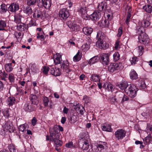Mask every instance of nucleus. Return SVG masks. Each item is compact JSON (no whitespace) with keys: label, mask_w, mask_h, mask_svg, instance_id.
I'll return each mask as SVG.
<instances>
[{"label":"nucleus","mask_w":152,"mask_h":152,"mask_svg":"<svg viewBox=\"0 0 152 152\" xmlns=\"http://www.w3.org/2000/svg\"><path fill=\"white\" fill-rule=\"evenodd\" d=\"M50 133V140L53 141L54 142V146L60 147L62 145V142L58 139L59 138L58 133L59 129L56 126H54L53 128H50L49 129Z\"/></svg>","instance_id":"obj_1"},{"label":"nucleus","mask_w":152,"mask_h":152,"mask_svg":"<svg viewBox=\"0 0 152 152\" xmlns=\"http://www.w3.org/2000/svg\"><path fill=\"white\" fill-rule=\"evenodd\" d=\"M104 34L101 31H99L97 34L96 39L97 41L96 42L97 46L100 49H106L109 47V44L103 42Z\"/></svg>","instance_id":"obj_2"},{"label":"nucleus","mask_w":152,"mask_h":152,"mask_svg":"<svg viewBox=\"0 0 152 152\" xmlns=\"http://www.w3.org/2000/svg\"><path fill=\"white\" fill-rule=\"evenodd\" d=\"M86 136L85 134L80 135V139L79 141V146L83 150H86L89 148V142L86 139L87 137Z\"/></svg>","instance_id":"obj_3"},{"label":"nucleus","mask_w":152,"mask_h":152,"mask_svg":"<svg viewBox=\"0 0 152 152\" xmlns=\"http://www.w3.org/2000/svg\"><path fill=\"white\" fill-rule=\"evenodd\" d=\"M138 89L134 85H130L125 90V92L128 96L130 98H133L137 95Z\"/></svg>","instance_id":"obj_4"},{"label":"nucleus","mask_w":152,"mask_h":152,"mask_svg":"<svg viewBox=\"0 0 152 152\" xmlns=\"http://www.w3.org/2000/svg\"><path fill=\"white\" fill-rule=\"evenodd\" d=\"M4 131L8 132H13L14 131L13 126L11 121L8 120L5 121L2 125Z\"/></svg>","instance_id":"obj_5"},{"label":"nucleus","mask_w":152,"mask_h":152,"mask_svg":"<svg viewBox=\"0 0 152 152\" xmlns=\"http://www.w3.org/2000/svg\"><path fill=\"white\" fill-rule=\"evenodd\" d=\"M51 4L50 0H38V6L39 7H44L47 9L50 7Z\"/></svg>","instance_id":"obj_6"},{"label":"nucleus","mask_w":152,"mask_h":152,"mask_svg":"<svg viewBox=\"0 0 152 152\" xmlns=\"http://www.w3.org/2000/svg\"><path fill=\"white\" fill-rule=\"evenodd\" d=\"M114 135L116 140H121L125 137L126 132L125 130L123 129H118L115 132Z\"/></svg>","instance_id":"obj_7"},{"label":"nucleus","mask_w":152,"mask_h":152,"mask_svg":"<svg viewBox=\"0 0 152 152\" xmlns=\"http://www.w3.org/2000/svg\"><path fill=\"white\" fill-rule=\"evenodd\" d=\"M138 39L140 43L144 45L148 44L149 41L148 37L145 33L140 35L138 36Z\"/></svg>","instance_id":"obj_8"},{"label":"nucleus","mask_w":152,"mask_h":152,"mask_svg":"<svg viewBox=\"0 0 152 152\" xmlns=\"http://www.w3.org/2000/svg\"><path fill=\"white\" fill-rule=\"evenodd\" d=\"M24 109L25 111L30 112L35 110L36 107L31 103L27 102L24 104Z\"/></svg>","instance_id":"obj_9"},{"label":"nucleus","mask_w":152,"mask_h":152,"mask_svg":"<svg viewBox=\"0 0 152 152\" xmlns=\"http://www.w3.org/2000/svg\"><path fill=\"white\" fill-rule=\"evenodd\" d=\"M59 17L63 19H66L69 16L68 10L65 8L61 9L59 12Z\"/></svg>","instance_id":"obj_10"},{"label":"nucleus","mask_w":152,"mask_h":152,"mask_svg":"<svg viewBox=\"0 0 152 152\" xmlns=\"http://www.w3.org/2000/svg\"><path fill=\"white\" fill-rule=\"evenodd\" d=\"M121 67L120 65L117 63H113L109 66L108 70L110 72H113L116 70L119 69Z\"/></svg>","instance_id":"obj_11"},{"label":"nucleus","mask_w":152,"mask_h":152,"mask_svg":"<svg viewBox=\"0 0 152 152\" xmlns=\"http://www.w3.org/2000/svg\"><path fill=\"white\" fill-rule=\"evenodd\" d=\"M69 64L67 61L64 62L61 64V69L65 73H71V70L69 67Z\"/></svg>","instance_id":"obj_12"},{"label":"nucleus","mask_w":152,"mask_h":152,"mask_svg":"<svg viewBox=\"0 0 152 152\" xmlns=\"http://www.w3.org/2000/svg\"><path fill=\"white\" fill-rule=\"evenodd\" d=\"M101 13L98 11H95L90 16V18L92 20H98L101 17Z\"/></svg>","instance_id":"obj_13"},{"label":"nucleus","mask_w":152,"mask_h":152,"mask_svg":"<svg viewBox=\"0 0 152 152\" xmlns=\"http://www.w3.org/2000/svg\"><path fill=\"white\" fill-rule=\"evenodd\" d=\"M78 11L83 18L87 17V8L86 7H80L78 10Z\"/></svg>","instance_id":"obj_14"},{"label":"nucleus","mask_w":152,"mask_h":152,"mask_svg":"<svg viewBox=\"0 0 152 152\" xmlns=\"http://www.w3.org/2000/svg\"><path fill=\"white\" fill-rule=\"evenodd\" d=\"M19 9V5L13 3L11 4L8 7V10L11 12H15Z\"/></svg>","instance_id":"obj_15"},{"label":"nucleus","mask_w":152,"mask_h":152,"mask_svg":"<svg viewBox=\"0 0 152 152\" xmlns=\"http://www.w3.org/2000/svg\"><path fill=\"white\" fill-rule=\"evenodd\" d=\"M101 61L104 64L107 65L109 62V56L108 54H104L100 56Z\"/></svg>","instance_id":"obj_16"},{"label":"nucleus","mask_w":152,"mask_h":152,"mask_svg":"<svg viewBox=\"0 0 152 152\" xmlns=\"http://www.w3.org/2000/svg\"><path fill=\"white\" fill-rule=\"evenodd\" d=\"M103 87L109 91L112 92L114 89V87L109 82H106L104 83L103 85Z\"/></svg>","instance_id":"obj_17"},{"label":"nucleus","mask_w":152,"mask_h":152,"mask_svg":"<svg viewBox=\"0 0 152 152\" xmlns=\"http://www.w3.org/2000/svg\"><path fill=\"white\" fill-rule=\"evenodd\" d=\"M107 8V3L105 1H103L99 3L97 6V8L101 11L105 10Z\"/></svg>","instance_id":"obj_18"},{"label":"nucleus","mask_w":152,"mask_h":152,"mask_svg":"<svg viewBox=\"0 0 152 152\" xmlns=\"http://www.w3.org/2000/svg\"><path fill=\"white\" fill-rule=\"evenodd\" d=\"M50 73L53 75L57 76H59L61 74V72L59 68H56V67H53L50 69Z\"/></svg>","instance_id":"obj_19"},{"label":"nucleus","mask_w":152,"mask_h":152,"mask_svg":"<svg viewBox=\"0 0 152 152\" xmlns=\"http://www.w3.org/2000/svg\"><path fill=\"white\" fill-rule=\"evenodd\" d=\"M23 11L24 13L29 16L31 15L33 12L32 8L30 6H25L23 7Z\"/></svg>","instance_id":"obj_20"},{"label":"nucleus","mask_w":152,"mask_h":152,"mask_svg":"<svg viewBox=\"0 0 152 152\" xmlns=\"http://www.w3.org/2000/svg\"><path fill=\"white\" fill-rule=\"evenodd\" d=\"M62 60L61 56L59 53H56L54 57V61L55 64L60 63Z\"/></svg>","instance_id":"obj_21"},{"label":"nucleus","mask_w":152,"mask_h":152,"mask_svg":"<svg viewBox=\"0 0 152 152\" xmlns=\"http://www.w3.org/2000/svg\"><path fill=\"white\" fill-rule=\"evenodd\" d=\"M42 12L39 10H36L33 12V17L35 19L40 18L42 15Z\"/></svg>","instance_id":"obj_22"},{"label":"nucleus","mask_w":152,"mask_h":152,"mask_svg":"<svg viewBox=\"0 0 152 152\" xmlns=\"http://www.w3.org/2000/svg\"><path fill=\"white\" fill-rule=\"evenodd\" d=\"M129 85H128L127 82L124 81L118 85L117 86L121 89L125 91Z\"/></svg>","instance_id":"obj_23"},{"label":"nucleus","mask_w":152,"mask_h":152,"mask_svg":"<svg viewBox=\"0 0 152 152\" xmlns=\"http://www.w3.org/2000/svg\"><path fill=\"white\" fill-rule=\"evenodd\" d=\"M29 67H30V69L33 74L37 73L39 71V69L38 66L35 64H30L29 65Z\"/></svg>","instance_id":"obj_24"},{"label":"nucleus","mask_w":152,"mask_h":152,"mask_svg":"<svg viewBox=\"0 0 152 152\" xmlns=\"http://www.w3.org/2000/svg\"><path fill=\"white\" fill-rule=\"evenodd\" d=\"M22 18V15L20 13H16L14 15V21L16 23H20L21 22Z\"/></svg>","instance_id":"obj_25"},{"label":"nucleus","mask_w":152,"mask_h":152,"mask_svg":"<svg viewBox=\"0 0 152 152\" xmlns=\"http://www.w3.org/2000/svg\"><path fill=\"white\" fill-rule=\"evenodd\" d=\"M7 10V7L4 4H2L0 5V13L4 14Z\"/></svg>","instance_id":"obj_26"},{"label":"nucleus","mask_w":152,"mask_h":152,"mask_svg":"<svg viewBox=\"0 0 152 152\" xmlns=\"http://www.w3.org/2000/svg\"><path fill=\"white\" fill-rule=\"evenodd\" d=\"M83 31L85 34L87 35H89L92 33L93 30L91 28L84 27L83 28Z\"/></svg>","instance_id":"obj_27"},{"label":"nucleus","mask_w":152,"mask_h":152,"mask_svg":"<svg viewBox=\"0 0 152 152\" xmlns=\"http://www.w3.org/2000/svg\"><path fill=\"white\" fill-rule=\"evenodd\" d=\"M15 101V99L14 97H10L7 99V102L9 106H11L14 104Z\"/></svg>","instance_id":"obj_28"},{"label":"nucleus","mask_w":152,"mask_h":152,"mask_svg":"<svg viewBox=\"0 0 152 152\" xmlns=\"http://www.w3.org/2000/svg\"><path fill=\"white\" fill-rule=\"evenodd\" d=\"M30 97L32 104L34 105H37V104L38 101L36 96L31 94L30 96Z\"/></svg>","instance_id":"obj_29"},{"label":"nucleus","mask_w":152,"mask_h":152,"mask_svg":"<svg viewBox=\"0 0 152 152\" xmlns=\"http://www.w3.org/2000/svg\"><path fill=\"white\" fill-rule=\"evenodd\" d=\"M136 33L139 35L145 33V29L143 26H137L136 27Z\"/></svg>","instance_id":"obj_30"},{"label":"nucleus","mask_w":152,"mask_h":152,"mask_svg":"<svg viewBox=\"0 0 152 152\" xmlns=\"http://www.w3.org/2000/svg\"><path fill=\"white\" fill-rule=\"evenodd\" d=\"M143 9L147 12L151 13L152 12V6L149 4H145L143 7Z\"/></svg>","instance_id":"obj_31"},{"label":"nucleus","mask_w":152,"mask_h":152,"mask_svg":"<svg viewBox=\"0 0 152 152\" xmlns=\"http://www.w3.org/2000/svg\"><path fill=\"white\" fill-rule=\"evenodd\" d=\"M26 25L23 23H20L19 25L17 26L18 29L21 31H25L26 29Z\"/></svg>","instance_id":"obj_32"},{"label":"nucleus","mask_w":152,"mask_h":152,"mask_svg":"<svg viewBox=\"0 0 152 152\" xmlns=\"http://www.w3.org/2000/svg\"><path fill=\"white\" fill-rule=\"evenodd\" d=\"M131 78L133 80H135L137 78V75L134 70H132L130 73Z\"/></svg>","instance_id":"obj_33"},{"label":"nucleus","mask_w":152,"mask_h":152,"mask_svg":"<svg viewBox=\"0 0 152 152\" xmlns=\"http://www.w3.org/2000/svg\"><path fill=\"white\" fill-rule=\"evenodd\" d=\"M69 121L72 123H74L77 121V117L76 115H72L68 118Z\"/></svg>","instance_id":"obj_34"},{"label":"nucleus","mask_w":152,"mask_h":152,"mask_svg":"<svg viewBox=\"0 0 152 152\" xmlns=\"http://www.w3.org/2000/svg\"><path fill=\"white\" fill-rule=\"evenodd\" d=\"M98 58L97 56H95L92 57L88 61V64L91 65L97 62L98 61Z\"/></svg>","instance_id":"obj_35"},{"label":"nucleus","mask_w":152,"mask_h":152,"mask_svg":"<svg viewBox=\"0 0 152 152\" xmlns=\"http://www.w3.org/2000/svg\"><path fill=\"white\" fill-rule=\"evenodd\" d=\"M10 110L8 108L4 109L3 110L2 113L5 118H8L9 117L10 115Z\"/></svg>","instance_id":"obj_36"},{"label":"nucleus","mask_w":152,"mask_h":152,"mask_svg":"<svg viewBox=\"0 0 152 152\" xmlns=\"http://www.w3.org/2000/svg\"><path fill=\"white\" fill-rule=\"evenodd\" d=\"M71 28L72 31H77L80 30V27L79 25L76 24L72 23L71 25Z\"/></svg>","instance_id":"obj_37"},{"label":"nucleus","mask_w":152,"mask_h":152,"mask_svg":"<svg viewBox=\"0 0 152 152\" xmlns=\"http://www.w3.org/2000/svg\"><path fill=\"white\" fill-rule=\"evenodd\" d=\"M121 97H123L121 99V102L123 103L124 101H127L129 100V98L126 96L123 93L120 92L119 94Z\"/></svg>","instance_id":"obj_38"},{"label":"nucleus","mask_w":152,"mask_h":152,"mask_svg":"<svg viewBox=\"0 0 152 152\" xmlns=\"http://www.w3.org/2000/svg\"><path fill=\"white\" fill-rule=\"evenodd\" d=\"M5 69L7 72H11L13 69L12 63L6 64L5 65Z\"/></svg>","instance_id":"obj_39"},{"label":"nucleus","mask_w":152,"mask_h":152,"mask_svg":"<svg viewBox=\"0 0 152 152\" xmlns=\"http://www.w3.org/2000/svg\"><path fill=\"white\" fill-rule=\"evenodd\" d=\"M8 148L10 152H15L16 148L14 145L10 144L8 146Z\"/></svg>","instance_id":"obj_40"},{"label":"nucleus","mask_w":152,"mask_h":152,"mask_svg":"<svg viewBox=\"0 0 152 152\" xmlns=\"http://www.w3.org/2000/svg\"><path fill=\"white\" fill-rule=\"evenodd\" d=\"M6 27L5 22L2 20H0V30H4V28Z\"/></svg>","instance_id":"obj_41"},{"label":"nucleus","mask_w":152,"mask_h":152,"mask_svg":"<svg viewBox=\"0 0 152 152\" xmlns=\"http://www.w3.org/2000/svg\"><path fill=\"white\" fill-rule=\"evenodd\" d=\"M91 79L93 81L96 82L99 80V75L96 74L92 75Z\"/></svg>","instance_id":"obj_42"},{"label":"nucleus","mask_w":152,"mask_h":152,"mask_svg":"<svg viewBox=\"0 0 152 152\" xmlns=\"http://www.w3.org/2000/svg\"><path fill=\"white\" fill-rule=\"evenodd\" d=\"M102 130L108 132H111L112 131L111 126L110 125H108L107 126H103L102 127Z\"/></svg>","instance_id":"obj_43"},{"label":"nucleus","mask_w":152,"mask_h":152,"mask_svg":"<svg viewBox=\"0 0 152 152\" xmlns=\"http://www.w3.org/2000/svg\"><path fill=\"white\" fill-rule=\"evenodd\" d=\"M37 39L44 40V33L43 32H38L37 33Z\"/></svg>","instance_id":"obj_44"},{"label":"nucleus","mask_w":152,"mask_h":152,"mask_svg":"<svg viewBox=\"0 0 152 152\" xmlns=\"http://www.w3.org/2000/svg\"><path fill=\"white\" fill-rule=\"evenodd\" d=\"M9 79L10 82L13 83L14 82L15 78L14 75L12 73H10L9 75Z\"/></svg>","instance_id":"obj_45"},{"label":"nucleus","mask_w":152,"mask_h":152,"mask_svg":"<svg viewBox=\"0 0 152 152\" xmlns=\"http://www.w3.org/2000/svg\"><path fill=\"white\" fill-rule=\"evenodd\" d=\"M150 24V23L148 20H144L142 21V25L143 27H147L149 26Z\"/></svg>","instance_id":"obj_46"},{"label":"nucleus","mask_w":152,"mask_h":152,"mask_svg":"<svg viewBox=\"0 0 152 152\" xmlns=\"http://www.w3.org/2000/svg\"><path fill=\"white\" fill-rule=\"evenodd\" d=\"M26 126L27 124H23L20 125L18 127L19 130L22 132H24L25 130Z\"/></svg>","instance_id":"obj_47"},{"label":"nucleus","mask_w":152,"mask_h":152,"mask_svg":"<svg viewBox=\"0 0 152 152\" xmlns=\"http://www.w3.org/2000/svg\"><path fill=\"white\" fill-rule=\"evenodd\" d=\"M114 60L115 61H118L120 59V56L118 52H115L113 55Z\"/></svg>","instance_id":"obj_48"},{"label":"nucleus","mask_w":152,"mask_h":152,"mask_svg":"<svg viewBox=\"0 0 152 152\" xmlns=\"http://www.w3.org/2000/svg\"><path fill=\"white\" fill-rule=\"evenodd\" d=\"M27 5L28 6L33 5L36 2V0H26Z\"/></svg>","instance_id":"obj_49"},{"label":"nucleus","mask_w":152,"mask_h":152,"mask_svg":"<svg viewBox=\"0 0 152 152\" xmlns=\"http://www.w3.org/2000/svg\"><path fill=\"white\" fill-rule=\"evenodd\" d=\"M83 99L84 101V102L85 103H90L91 101L90 98L86 95H85L83 96Z\"/></svg>","instance_id":"obj_50"},{"label":"nucleus","mask_w":152,"mask_h":152,"mask_svg":"<svg viewBox=\"0 0 152 152\" xmlns=\"http://www.w3.org/2000/svg\"><path fill=\"white\" fill-rule=\"evenodd\" d=\"M50 70V68L48 67L44 66L42 69V71L43 73L45 75H47L48 72Z\"/></svg>","instance_id":"obj_51"},{"label":"nucleus","mask_w":152,"mask_h":152,"mask_svg":"<svg viewBox=\"0 0 152 152\" xmlns=\"http://www.w3.org/2000/svg\"><path fill=\"white\" fill-rule=\"evenodd\" d=\"M80 57L79 55V52L78 51L74 57L73 60L74 61H78L80 60Z\"/></svg>","instance_id":"obj_52"},{"label":"nucleus","mask_w":152,"mask_h":152,"mask_svg":"<svg viewBox=\"0 0 152 152\" xmlns=\"http://www.w3.org/2000/svg\"><path fill=\"white\" fill-rule=\"evenodd\" d=\"M90 45L88 44L87 43H85L82 46L83 50L84 51L87 50L90 48Z\"/></svg>","instance_id":"obj_53"},{"label":"nucleus","mask_w":152,"mask_h":152,"mask_svg":"<svg viewBox=\"0 0 152 152\" xmlns=\"http://www.w3.org/2000/svg\"><path fill=\"white\" fill-rule=\"evenodd\" d=\"M138 60V58L137 57H132V59L130 60L131 64L132 65L135 64H136Z\"/></svg>","instance_id":"obj_54"},{"label":"nucleus","mask_w":152,"mask_h":152,"mask_svg":"<svg viewBox=\"0 0 152 152\" xmlns=\"http://www.w3.org/2000/svg\"><path fill=\"white\" fill-rule=\"evenodd\" d=\"M138 50L139 54L140 56H141L142 55L143 52V48L141 46H139L138 47Z\"/></svg>","instance_id":"obj_55"},{"label":"nucleus","mask_w":152,"mask_h":152,"mask_svg":"<svg viewBox=\"0 0 152 152\" xmlns=\"http://www.w3.org/2000/svg\"><path fill=\"white\" fill-rule=\"evenodd\" d=\"M49 102V100L47 97H44L43 102L45 106H47L48 105Z\"/></svg>","instance_id":"obj_56"},{"label":"nucleus","mask_w":152,"mask_h":152,"mask_svg":"<svg viewBox=\"0 0 152 152\" xmlns=\"http://www.w3.org/2000/svg\"><path fill=\"white\" fill-rule=\"evenodd\" d=\"M102 23L103 26L104 27H107L109 25V21L107 20H104L102 22Z\"/></svg>","instance_id":"obj_57"},{"label":"nucleus","mask_w":152,"mask_h":152,"mask_svg":"<svg viewBox=\"0 0 152 152\" xmlns=\"http://www.w3.org/2000/svg\"><path fill=\"white\" fill-rule=\"evenodd\" d=\"M81 108L82 109H83V107L79 104H77V105L75 107V109L76 111H79V110Z\"/></svg>","instance_id":"obj_58"},{"label":"nucleus","mask_w":152,"mask_h":152,"mask_svg":"<svg viewBox=\"0 0 152 152\" xmlns=\"http://www.w3.org/2000/svg\"><path fill=\"white\" fill-rule=\"evenodd\" d=\"M131 16V14H130V13H129L127 15V17L126 18V23L127 25H128L129 24V20H130V18Z\"/></svg>","instance_id":"obj_59"},{"label":"nucleus","mask_w":152,"mask_h":152,"mask_svg":"<svg viewBox=\"0 0 152 152\" xmlns=\"http://www.w3.org/2000/svg\"><path fill=\"white\" fill-rule=\"evenodd\" d=\"M122 27H121L118 29V37H120L122 35Z\"/></svg>","instance_id":"obj_60"},{"label":"nucleus","mask_w":152,"mask_h":152,"mask_svg":"<svg viewBox=\"0 0 152 152\" xmlns=\"http://www.w3.org/2000/svg\"><path fill=\"white\" fill-rule=\"evenodd\" d=\"M151 138V134L148 135L145 138V140L146 142H148L150 141Z\"/></svg>","instance_id":"obj_61"},{"label":"nucleus","mask_w":152,"mask_h":152,"mask_svg":"<svg viewBox=\"0 0 152 152\" xmlns=\"http://www.w3.org/2000/svg\"><path fill=\"white\" fill-rule=\"evenodd\" d=\"M94 152H101V150L98 148L96 146L94 147L92 149Z\"/></svg>","instance_id":"obj_62"},{"label":"nucleus","mask_w":152,"mask_h":152,"mask_svg":"<svg viewBox=\"0 0 152 152\" xmlns=\"http://www.w3.org/2000/svg\"><path fill=\"white\" fill-rule=\"evenodd\" d=\"M140 88L142 89H144L145 88L146 86L144 82L141 83L140 85L139 86Z\"/></svg>","instance_id":"obj_63"},{"label":"nucleus","mask_w":152,"mask_h":152,"mask_svg":"<svg viewBox=\"0 0 152 152\" xmlns=\"http://www.w3.org/2000/svg\"><path fill=\"white\" fill-rule=\"evenodd\" d=\"M73 145V142H70L66 144V146L67 148H70Z\"/></svg>","instance_id":"obj_64"}]
</instances>
